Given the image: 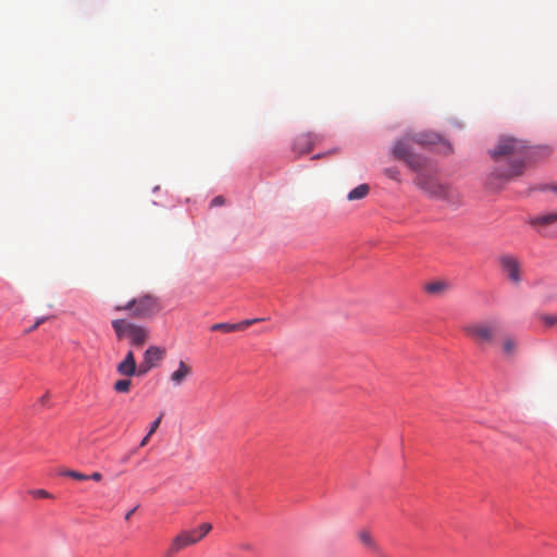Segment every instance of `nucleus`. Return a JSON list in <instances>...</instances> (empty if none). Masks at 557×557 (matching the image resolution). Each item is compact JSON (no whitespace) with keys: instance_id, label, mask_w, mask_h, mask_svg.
Here are the masks:
<instances>
[{"instance_id":"9d476101","label":"nucleus","mask_w":557,"mask_h":557,"mask_svg":"<svg viewBox=\"0 0 557 557\" xmlns=\"http://www.w3.org/2000/svg\"><path fill=\"white\" fill-rule=\"evenodd\" d=\"M322 140V136L314 133H307L299 135L294 143V149L299 153H308L312 150L314 145Z\"/></svg>"},{"instance_id":"412c9836","label":"nucleus","mask_w":557,"mask_h":557,"mask_svg":"<svg viewBox=\"0 0 557 557\" xmlns=\"http://www.w3.org/2000/svg\"><path fill=\"white\" fill-rule=\"evenodd\" d=\"M132 382L128 379L117 380L114 383V391L117 393H128Z\"/></svg>"},{"instance_id":"2eb2a0df","label":"nucleus","mask_w":557,"mask_h":557,"mask_svg":"<svg viewBox=\"0 0 557 557\" xmlns=\"http://www.w3.org/2000/svg\"><path fill=\"white\" fill-rule=\"evenodd\" d=\"M405 162L412 171L417 172V174L432 169L430 161L425 157L417 153H412Z\"/></svg>"},{"instance_id":"4468645a","label":"nucleus","mask_w":557,"mask_h":557,"mask_svg":"<svg viewBox=\"0 0 557 557\" xmlns=\"http://www.w3.org/2000/svg\"><path fill=\"white\" fill-rule=\"evenodd\" d=\"M437 199L446 201L450 206L458 207L462 203V196L459 190L448 185H444L436 196Z\"/></svg>"},{"instance_id":"20e7f679","label":"nucleus","mask_w":557,"mask_h":557,"mask_svg":"<svg viewBox=\"0 0 557 557\" xmlns=\"http://www.w3.org/2000/svg\"><path fill=\"white\" fill-rule=\"evenodd\" d=\"M112 327L119 339H127L134 347H141L149 339L148 327L125 319L113 320Z\"/></svg>"},{"instance_id":"c85d7f7f","label":"nucleus","mask_w":557,"mask_h":557,"mask_svg":"<svg viewBox=\"0 0 557 557\" xmlns=\"http://www.w3.org/2000/svg\"><path fill=\"white\" fill-rule=\"evenodd\" d=\"M94 481H100L102 479V474L100 472H94L92 474L88 475V480Z\"/></svg>"},{"instance_id":"bb28decb","label":"nucleus","mask_w":557,"mask_h":557,"mask_svg":"<svg viewBox=\"0 0 557 557\" xmlns=\"http://www.w3.org/2000/svg\"><path fill=\"white\" fill-rule=\"evenodd\" d=\"M47 320V318L42 317V318H39L36 320V322L34 323V325H32L27 331L26 333H30L33 331H35L40 324H42L45 321Z\"/></svg>"},{"instance_id":"5701e85b","label":"nucleus","mask_w":557,"mask_h":557,"mask_svg":"<svg viewBox=\"0 0 557 557\" xmlns=\"http://www.w3.org/2000/svg\"><path fill=\"white\" fill-rule=\"evenodd\" d=\"M63 474L66 476H71L78 481L88 480V475H86L82 472H78V471H74V470H67V471L63 472Z\"/></svg>"},{"instance_id":"423d86ee","label":"nucleus","mask_w":557,"mask_h":557,"mask_svg":"<svg viewBox=\"0 0 557 557\" xmlns=\"http://www.w3.org/2000/svg\"><path fill=\"white\" fill-rule=\"evenodd\" d=\"M212 529V525L208 522H205L199 525L198 529L182 532L177 536L174 537L171 545V553H176L189 545H194L203 539Z\"/></svg>"},{"instance_id":"7ed1b4c3","label":"nucleus","mask_w":557,"mask_h":557,"mask_svg":"<svg viewBox=\"0 0 557 557\" xmlns=\"http://www.w3.org/2000/svg\"><path fill=\"white\" fill-rule=\"evenodd\" d=\"M160 310V300L152 294L140 295L123 306L115 307V311H128L134 319H150Z\"/></svg>"},{"instance_id":"a878e982","label":"nucleus","mask_w":557,"mask_h":557,"mask_svg":"<svg viewBox=\"0 0 557 557\" xmlns=\"http://www.w3.org/2000/svg\"><path fill=\"white\" fill-rule=\"evenodd\" d=\"M162 417H163V413H161L150 425V429H149V432H148V436H151L156 431L157 429L159 428L160 423H161V420H162Z\"/></svg>"},{"instance_id":"aec40b11","label":"nucleus","mask_w":557,"mask_h":557,"mask_svg":"<svg viewBox=\"0 0 557 557\" xmlns=\"http://www.w3.org/2000/svg\"><path fill=\"white\" fill-rule=\"evenodd\" d=\"M448 289V284L444 281H435L425 284L424 290L431 295H441Z\"/></svg>"},{"instance_id":"a211bd4d","label":"nucleus","mask_w":557,"mask_h":557,"mask_svg":"<svg viewBox=\"0 0 557 557\" xmlns=\"http://www.w3.org/2000/svg\"><path fill=\"white\" fill-rule=\"evenodd\" d=\"M554 223H557V213L556 212L537 215L530 220V224H532L534 226H547V225H550Z\"/></svg>"},{"instance_id":"0eeeda50","label":"nucleus","mask_w":557,"mask_h":557,"mask_svg":"<svg viewBox=\"0 0 557 557\" xmlns=\"http://www.w3.org/2000/svg\"><path fill=\"white\" fill-rule=\"evenodd\" d=\"M414 185L423 190L425 194H428L431 197L436 198L438 193L442 190L443 186L445 184H442L436 175L433 169H430L426 172H420L416 175L413 180Z\"/></svg>"},{"instance_id":"cd10ccee","label":"nucleus","mask_w":557,"mask_h":557,"mask_svg":"<svg viewBox=\"0 0 557 557\" xmlns=\"http://www.w3.org/2000/svg\"><path fill=\"white\" fill-rule=\"evenodd\" d=\"M223 203H224V198L222 196H216L211 201V206H222Z\"/></svg>"},{"instance_id":"6e6552de","label":"nucleus","mask_w":557,"mask_h":557,"mask_svg":"<svg viewBox=\"0 0 557 557\" xmlns=\"http://www.w3.org/2000/svg\"><path fill=\"white\" fill-rule=\"evenodd\" d=\"M503 274L515 285L522 281V269L520 260L511 255H503L498 259Z\"/></svg>"},{"instance_id":"39448f33","label":"nucleus","mask_w":557,"mask_h":557,"mask_svg":"<svg viewBox=\"0 0 557 557\" xmlns=\"http://www.w3.org/2000/svg\"><path fill=\"white\" fill-rule=\"evenodd\" d=\"M438 137L436 135L420 134L411 138H403L395 143L393 148V156L398 159L406 161L413 152L411 151V141H416L419 145H433L436 143Z\"/></svg>"},{"instance_id":"1a4fd4ad","label":"nucleus","mask_w":557,"mask_h":557,"mask_svg":"<svg viewBox=\"0 0 557 557\" xmlns=\"http://www.w3.org/2000/svg\"><path fill=\"white\" fill-rule=\"evenodd\" d=\"M165 357V349L159 346H149L143 357V361L138 367V375L147 374Z\"/></svg>"},{"instance_id":"f8f14e48","label":"nucleus","mask_w":557,"mask_h":557,"mask_svg":"<svg viewBox=\"0 0 557 557\" xmlns=\"http://www.w3.org/2000/svg\"><path fill=\"white\" fill-rule=\"evenodd\" d=\"M193 373V368L183 360L178 361V367L170 375V381L174 387L181 386Z\"/></svg>"},{"instance_id":"c756f323","label":"nucleus","mask_w":557,"mask_h":557,"mask_svg":"<svg viewBox=\"0 0 557 557\" xmlns=\"http://www.w3.org/2000/svg\"><path fill=\"white\" fill-rule=\"evenodd\" d=\"M50 397L49 393H46L42 397H40L39 403L45 406Z\"/></svg>"},{"instance_id":"4be33fe9","label":"nucleus","mask_w":557,"mask_h":557,"mask_svg":"<svg viewBox=\"0 0 557 557\" xmlns=\"http://www.w3.org/2000/svg\"><path fill=\"white\" fill-rule=\"evenodd\" d=\"M384 174L395 182H401L400 171L397 168H387L384 170Z\"/></svg>"},{"instance_id":"ddd939ff","label":"nucleus","mask_w":557,"mask_h":557,"mask_svg":"<svg viewBox=\"0 0 557 557\" xmlns=\"http://www.w3.org/2000/svg\"><path fill=\"white\" fill-rule=\"evenodd\" d=\"M117 372L124 376L138 375V368L136 366L135 355L132 350L127 351L123 361L116 367Z\"/></svg>"},{"instance_id":"f257e3e1","label":"nucleus","mask_w":557,"mask_h":557,"mask_svg":"<svg viewBox=\"0 0 557 557\" xmlns=\"http://www.w3.org/2000/svg\"><path fill=\"white\" fill-rule=\"evenodd\" d=\"M524 141L513 137H503L490 151L494 166L487 176L491 188H500L507 182L522 175L528 158Z\"/></svg>"},{"instance_id":"7c9ffc66","label":"nucleus","mask_w":557,"mask_h":557,"mask_svg":"<svg viewBox=\"0 0 557 557\" xmlns=\"http://www.w3.org/2000/svg\"><path fill=\"white\" fill-rule=\"evenodd\" d=\"M542 189H543V190L550 189V190H553L554 193H556V194H557V184L552 185V186H549V185H545Z\"/></svg>"},{"instance_id":"b1692460","label":"nucleus","mask_w":557,"mask_h":557,"mask_svg":"<svg viewBox=\"0 0 557 557\" xmlns=\"http://www.w3.org/2000/svg\"><path fill=\"white\" fill-rule=\"evenodd\" d=\"M541 320L547 326H553L557 324V315L543 314L541 317Z\"/></svg>"},{"instance_id":"f03ea898","label":"nucleus","mask_w":557,"mask_h":557,"mask_svg":"<svg viewBox=\"0 0 557 557\" xmlns=\"http://www.w3.org/2000/svg\"><path fill=\"white\" fill-rule=\"evenodd\" d=\"M461 330L476 346L487 347L496 341L498 321L496 319L472 321L463 324Z\"/></svg>"},{"instance_id":"473e14b6","label":"nucleus","mask_w":557,"mask_h":557,"mask_svg":"<svg viewBox=\"0 0 557 557\" xmlns=\"http://www.w3.org/2000/svg\"><path fill=\"white\" fill-rule=\"evenodd\" d=\"M150 436H148V434L141 440L140 442V446L144 447L147 445L148 441H149Z\"/></svg>"},{"instance_id":"dca6fc26","label":"nucleus","mask_w":557,"mask_h":557,"mask_svg":"<svg viewBox=\"0 0 557 557\" xmlns=\"http://www.w3.org/2000/svg\"><path fill=\"white\" fill-rule=\"evenodd\" d=\"M518 347H519V342L516 337L513 336H505L503 338V342H502V354L504 355L505 358H512L517 350H518Z\"/></svg>"},{"instance_id":"f3484780","label":"nucleus","mask_w":557,"mask_h":557,"mask_svg":"<svg viewBox=\"0 0 557 557\" xmlns=\"http://www.w3.org/2000/svg\"><path fill=\"white\" fill-rule=\"evenodd\" d=\"M358 539L360 543L369 550L374 553L379 552V545L376 544L374 537L372 536L369 530H360L358 532Z\"/></svg>"},{"instance_id":"9b49d317","label":"nucleus","mask_w":557,"mask_h":557,"mask_svg":"<svg viewBox=\"0 0 557 557\" xmlns=\"http://www.w3.org/2000/svg\"><path fill=\"white\" fill-rule=\"evenodd\" d=\"M264 320L265 319H263V318H256V319L244 320L238 323H215V324L211 325L210 330L211 331H221L224 333L238 332V331H244L248 326H250L257 322L264 321Z\"/></svg>"},{"instance_id":"2f4dec72","label":"nucleus","mask_w":557,"mask_h":557,"mask_svg":"<svg viewBox=\"0 0 557 557\" xmlns=\"http://www.w3.org/2000/svg\"><path fill=\"white\" fill-rule=\"evenodd\" d=\"M137 508H138V506H135L133 509H131L128 512H126L125 520H129Z\"/></svg>"},{"instance_id":"6ab92c4d","label":"nucleus","mask_w":557,"mask_h":557,"mask_svg":"<svg viewBox=\"0 0 557 557\" xmlns=\"http://www.w3.org/2000/svg\"><path fill=\"white\" fill-rule=\"evenodd\" d=\"M369 191L370 187L368 184H360L349 191L347 199L350 201L363 199L368 196Z\"/></svg>"},{"instance_id":"393cba45","label":"nucleus","mask_w":557,"mask_h":557,"mask_svg":"<svg viewBox=\"0 0 557 557\" xmlns=\"http://www.w3.org/2000/svg\"><path fill=\"white\" fill-rule=\"evenodd\" d=\"M36 498H52V495L46 490H33L29 492Z\"/></svg>"}]
</instances>
